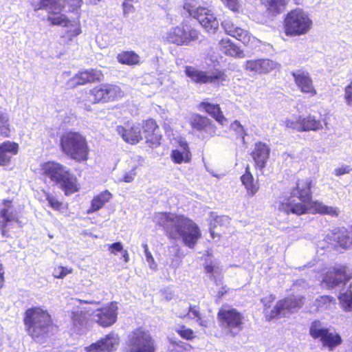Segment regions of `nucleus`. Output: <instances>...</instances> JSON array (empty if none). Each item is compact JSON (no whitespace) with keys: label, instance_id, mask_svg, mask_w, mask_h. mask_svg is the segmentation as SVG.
<instances>
[{"label":"nucleus","instance_id":"1","mask_svg":"<svg viewBox=\"0 0 352 352\" xmlns=\"http://www.w3.org/2000/svg\"><path fill=\"white\" fill-rule=\"evenodd\" d=\"M311 181L309 179L298 180L296 187L291 192V196L284 199L278 204V210L287 214L292 212L297 215L306 213L309 207L314 212L322 214H329L332 217H337L339 214L338 208L328 206L322 202L313 201L311 192Z\"/></svg>","mask_w":352,"mask_h":352},{"label":"nucleus","instance_id":"2","mask_svg":"<svg viewBox=\"0 0 352 352\" xmlns=\"http://www.w3.org/2000/svg\"><path fill=\"white\" fill-rule=\"evenodd\" d=\"M153 220L156 225L163 228L168 238L182 239L183 243L190 248H193L201 236L198 226L183 215L158 212L154 214Z\"/></svg>","mask_w":352,"mask_h":352},{"label":"nucleus","instance_id":"3","mask_svg":"<svg viewBox=\"0 0 352 352\" xmlns=\"http://www.w3.org/2000/svg\"><path fill=\"white\" fill-rule=\"evenodd\" d=\"M24 324L33 340L43 343L52 334L54 326L50 315L38 307L28 309L25 313Z\"/></svg>","mask_w":352,"mask_h":352},{"label":"nucleus","instance_id":"4","mask_svg":"<svg viewBox=\"0 0 352 352\" xmlns=\"http://www.w3.org/2000/svg\"><path fill=\"white\" fill-rule=\"evenodd\" d=\"M42 170L44 175L59 186L65 195L77 191L76 178L68 167L60 163L50 161L43 164Z\"/></svg>","mask_w":352,"mask_h":352},{"label":"nucleus","instance_id":"5","mask_svg":"<svg viewBox=\"0 0 352 352\" xmlns=\"http://www.w3.org/2000/svg\"><path fill=\"white\" fill-rule=\"evenodd\" d=\"M275 299V296L270 294L261 300L264 306L265 316L267 320L285 317L288 314L297 311L303 304L302 297L292 296L278 301L273 309H270L271 304Z\"/></svg>","mask_w":352,"mask_h":352},{"label":"nucleus","instance_id":"6","mask_svg":"<svg viewBox=\"0 0 352 352\" xmlns=\"http://www.w3.org/2000/svg\"><path fill=\"white\" fill-rule=\"evenodd\" d=\"M63 152L70 158L82 162L87 160L89 147L84 135L78 132L69 131L60 138Z\"/></svg>","mask_w":352,"mask_h":352},{"label":"nucleus","instance_id":"7","mask_svg":"<svg viewBox=\"0 0 352 352\" xmlns=\"http://www.w3.org/2000/svg\"><path fill=\"white\" fill-rule=\"evenodd\" d=\"M183 8L190 16L196 19L210 34H214L219 28V21L213 12L203 7L196 0H186Z\"/></svg>","mask_w":352,"mask_h":352},{"label":"nucleus","instance_id":"8","mask_svg":"<svg viewBox=\"0 0 352 352\" xmlns=\"http://www.w3.org/2000/svg\"><path fill=\"white\" fill-rule=\"evenodd\" d=\"M312 21L302 9L297 8L289 12L285 19L286 35L294 36L307 34L311 29Z\"/></svg>","mask_w":352,"mask_h":352},{"label":"nucleus","instance_id":"9","mask_svg":"<svg viewBox=\"0 0 352 352\" xmlns=\"http://www.w3.org/2000/svg\"><path fill=\"white\" fill-rule=\"evenodd\" d=\"M126 352H155V341L151 334L142 329L131 332L126 341Z\"/></svg>","mask_w":352,"mask_h":352},{"label":"nucleus","instance_id":"10","mask_svg":"<svg viewBox=\"0 0 352 352\" xmlns=\"http://www.w3.org/2000/svg\"><path fill=\"white\" fill-rule=\"evenodd\" d=\"M124 94L119 86L111 84H102L86 93L85 100L91 104L108 102L122 98Z\"/></svg>","mask_w":352,"mask_h":352},{"label":"nucleus","instance_id":"11","mask_svg":"<svg viewBox=\"0 0 352 352\" xmlns=\"http://www.w3.org/2000/svg\"><path fill=\"white\" fill-rule=\"evenodd\" d=\"M218 318L220 327L232 336H237L243 328V316L235 309H220Z\"/></svg>","mask_w":352,"mask_h":352},{"label":"nucleus","instance_id":"12","mask_svg":"<svg viewBox=\"0 0 352 352\" xmlns=\"http://www.w3.org/2000/svg\"><path fill=\"white\" fill-rule=\"evenodd\" d=\"M309 333L313 338L319 339L322 346L328 348L329 351H333L342 342L340 334L331 331L319 321L311 323Z\"/></svg>","mask_w":352,"mask_h":352},{"label":"nucleus","instance_id":"13","mask_svg":"<svg viewBox=\"0 0 352 352\" xmlns=\"http://www.w3.org/2000/svg\"><path fill=\"white\" fill-rule=\"evenodd\" d=\"M199 37V32L187 23L170 28L166 34V39L177 45H188Z\"/></svg>","mask_w":352,"mask_h":352},{"label":"nucleus","instance_id":"14","mask_svg":"<svg viewBox=\"0 0 352 352\" xmlns=\"http://www.w3.org/2000/svg\"><path fill=\"white\" fill-rule=\"evenodd\" d=\"M33 6L35 10H47V20L53 25L67 26L69 23L67 16L61 13L63 7L58 0H41L39 3Z\"/></svg>","mask_w":352,"mask_h":352},{"label":"nucleus","instance_id":"15","mask_svg":"<svg viewBox=\"0 0 352 352\" xmlns=\"http://www.w3.org/2000/svg\"><path fill=\"white\" fill-rule=\"evenodd\" d=\"M185 74L192 81L200 84H216L225 80L224 74L221 72H206L200 71L192 66L186 67Z\"/></svg>","mask_w":352,"mask_h":352},{"label":"nucleus","instance_id":"16","mask_svg":"<svg viewBox=\"0 0 352 352\" xmlns=\"http://www.w3.org/2000/svg\"><path fill=\"white\" fill-rule=\"evenodd\" d=\"M347 271L346 267L336 265L327 271L322 282L329 288H333L341 283H345L351 278Z\"/></svg>","mask_w":352,"mask_h":352},{"label":"nucleus","instance_id":"17","mask_svg":"<svg viewBox=\"0 0 352 352\" xmlns=\"http://www.w3.org/2000/svg\"><path fill=\"white\" fill-rule=\"evenodd\" d=\"M117 310L116 305L111 302L108 306L94 311L91 314L92 319L102 327H109L116 321Z\"/></svg>","mask_w":352,"mask_h":352},{"label":"nucleus","instance_id":"18","mask_svg":"<svg viewBox=\"0 0 352 352\" xmlns=\"http://www.w3.org/2000/svg\"><path fill=\"white\" fill-rule=\"evenodd\" d=\"M118 335L111 333L86 348L87 352H114L119 344Z\"/></svg>","mask_w":352,"mask_h":352},{"label":"nucleus","instance_id":"19","mask_svg":"<svg viewBox=\"0 0 352 352\" xmlns=\"http://www.w3.org/2000/svg\"><path fill=\"white\" fill-rule=\"evenodd\" d=\"M117 133L127 143L135 144L142 140V126L140 124L118 125L116 129Z\"/></svg>","mask_w":352,"mask_h":352},{"label":"nucleus","instance_id":"20","mask_svg":"<svg viewBox=\"0 0 352 352\" xmlns=\"http://www.w3.org/2000/svg\"><path fill=\"white\" fill-rule=\"evenodd\" d=\"M16 220V214L11 201L4 200L0 211V229L3 236H7L6 228Z\"/></svg>","mask_w":352,"mask_h":352},{"label":"nucleus","instance_id":"21","mask_svg":"<svg viewBox=\"0 0 352 352\" xmlns=\"http://www.w3.org/2000/svg\"><path fill=\"white\" fill-rule=\"evenodd\" d=\"M292 76L294 78L296 86L302 93L309 94L311 96L316 94L312 80L307 72L303 70H296L292 72Z\"/></svg>","mask_w":352,"mask_h":352},{"label":"nucleus","instance_id":"22","mask_svg":"<svg viewBox=\"0 0 352 352\" xmlns=\"http://www.w3.org/2000/svg\"><path fill=\"white\" fill-rule=\"evenodd\" d=\"M102 76V73L96 69L82 71L69 80L68 82V86L70 87H75L78 85H85L96 80H100Z\"/></svg>","mask_w":352,"mask_h":352},{"label":"nucleus","instance_id":"23","mask_svg":"<svg viewBox=\"0 0 352 352\" xmlns=\"http://www.w3.org/2000/svg\"><path fill=\"white\" fill-rule=\"evenodd\" d=\"M221 25L227 34L234 37L244 44H248L251 40L250 34L245 30L236 26L231 21L224 20Z\"/></svg>","mask_w":352,"mask_h":352},{"label":"nucleus","instance_id":"24","mask_svg":"<svg viewBox=\"0 0 352 352\" xmlns=\"http://www.w3.org/2000/svg\"><path fill=\"white\" fill-rule=\"evenodd\" d=\"M19 151V144L14 142L5 141L0 144V165L10 163L12 157Z\"/></svg>","mask_w":352,"mask_h":352},{"label":"nucleus","instance_id":"25","mask_svg":"<svg viewBox=\"0 0 352 352\" xmlns=\"http://www.w3.org/2000/svg\"><path fill=\"white\" fill-rule=\"evenodd\" d=\"M327 239L336 242L343 248H348L352 245V228L351 230L339 229L338 232L328 234Z\"/></svg>","mask_w":352,"mask_h":352},{"label":"nucleus","instance_id":"26","mask_svg":"<svg viewBox=\"0 0 352 352\" xmlns=\"http://www.w3.org/2000/svg\"><path fill=\"white\" fill-rule=\"evenodd\" d=\"M270 151L269 147L265 144L262 142L256 144L252 155L255 162L256 166L259 169H262L265 167L269 157Z\"/></svg>","mask_w":352,"mask_h":352},{"label":"nucleus","instance_id":"27","mask_svg":"<svg viewBox=\"0 0 352 352\" xmlns=\"http://www.w3.org/2000/svg\"><path fill=\"white\" fill-rule=\"evenodd\" d=\"M220 50L227 56L237 58H243L245 54L234 43L228 38H223L219 42Z\"/></svg>","mask_w":352,"mask_h":352},{"label":"nucleus","instance_id":"28","mask_svg":"<svg viewBox=\"0 0 352 352\" xmlns=\"http://www.w3.org/2000/svg\"><path fill=\"white\" fill-rule=\"evenodd\" d=\"M190 157V153L186 142H181L179 148L173 150L171 154L173 160L177 164H180L183 162H188Z\"/></svg>","mask_w":352,"mask_h":352},{"label":"nucleus","instance_id":"29","mask_svg":"<svg viewBox=\"0 0 352 352\" xmlns=\"http://www.w3.org/2000/svg\"><path fill=\"white\" fill-rule=\"evenodd\" d=\"M200 106L219 124H223L226 121L224 116L218 104H212L208 102H202Z\"/></svg>","mask_w":352,"mask_h":352},{"label":"nucleus","instance_id":"30","mask_svg":"<svg viewBox=\"0 0 352 352\" xmlns=\"http://www.w3.org/2000/svg\"><path fill=\"white\" fill-rule=\"evenodd\" d=\"M243 185L246 188L248 193L250 196H253L258 190V185L254 183V177L250 171V167L248 166L245 168V173L241 177Z\"/></svg>","mask_w":352,"mask_h":352},{"label":"nucleus","instance_id":"31","mask_svg":"<svg viewBox=\"0 0 352 352\" xmlns=\"http://www.w3.org/2000/svg\"><path fill=\"white\" fill-rule=\"evenodd\" d=\"M211 217L213 220L210 223V233L211 237L214 239L216 237L218 239L220 237V234L217 233L215 230L218 226L222 227L226 226L230 223V218L228 216H214V213H211Z\"/></svg>","mask_w":352,"mask_h":352},{"label":"nucleus","instance_id":"32","mask_svg":"<svg viewBox=\"0 0 352 352\" xmlns=\"http://www.w3.org/2000/svg\"><path fill=\"white\" fill-rule=\"evenodd\" d=\"M111 196V194L108 190H104L95 197L91 201V206L88 210V213L97 211L102 208L103 206L110 200Z\"/></svg>","mask_w":352,"mask_h":352},{"label":"nucleus","instance_id":"33","mask_svg":"<svg viewBox=\"0 0 352 352\" xmlns=\"http://www.w3.org/2000/svg\"><path fill=\"white\" fill-rule=\"evenodd\" d=\"M190 125L197 131H207L211 127V121L206 117L195 114L190 118Z\"/></svg>","mask_w":352,"mask_h":352},{"label":"nucleus","instance_id":"34","mask_svg":"<svg viewBox=\"0 0 352 352\" xmlns=\"http://www.w3.org/2000/svg\"><path fill=\"white\" fill-rule=\"evenodd\" d=\"M300 124L302 125L301 131H318L322 128L320 121L311 115L304 118L300 117Z\"/></svg>","mask_w":352,"mask_h":352},{"label":"nucleus","instance_id":"35","mask_svg":"<svg viewBox=\"0 0 352 352\" xmlns=\"http://www.w3.org/2000/svg\"><path fill=\"white\" fill-rule=\"evenodd\" d=\"M145 138L148 139L150 136H154L155 140H158L160 135H158L159 128L155 121L153 119L146 120L143 126Z\"/></svg>","mask_w":352,"mask_h":352},{"label":"nucleus","instance_id":"36","mask_svg":"<svg viewBox=\"0 0 352 352\" xmlns=\"http://www.w3.org/2000/svg\"><path fill=\"white\" fill-rule=\"evenodd\" d=\"M168 259L170 261V265L173 268H177L180 265L182 255L178 246L174 245L168 248Z\"/></svg>","mask_w":352,"mask_h":352},{"label":"nucleus","instance_id":"37","mask_svg":"<svg viewBox=\"0 0 352 352\" xmlns=\"http://www.w3.org/2000/svg\"><path fill=\"white\" fill-rule=\"evenodd\" d=\"M339 302L342 309L345 311H352V292L347 289L339 296Z\"/></svg>","mask_w":352,"mask_h":352},{"label":"nucleus","instance_id":"38","mask_svg":"<svg viewBox=\"0 0 352 352\" xmlns=\"http://www.w3.org/2000/svg\"><path fill=\"white\" fill-rule=\"evenodd\" d=\"M72 319L73 325L77 331H80L86 325V316L82 311L72 312Z\"/></svg>","mask_w":352,"mask_h":352},{"label":"nucleus","instance_id":"39","mask_svg":"<svg viewBox=\"0 0 352 352\" xmlns=\"http://www.w3.org/2000/svg\"><path fill=\"white\" fill-rule=\"evenodd\" d=\"M288 0H265L267 9L274 14L282 12L287 3Z\"/></svg>","mask_w":352,"mask_h":352},{"label":"nucleus","instance_id":"40","mask_svg":"<svg viewBox=\"0 0 352 352\" xmlns=\"http://www.w3.org/2000/svg\"><path fill=\"white\" fill-rule=\"evenodd\" d=\"M139 56L133 52H125L118 56V61L122 64L135 65L139 63Z\"/></svg>","mask_w":352,"mask_h":352},{"label":"nucleus","instance_id":"41","mask_svg":"<svg viewBox=\"0 0 352 352\" xmlns=\"http://www.w3.org/2000/svg\"><path fill=\"white\" fill-rule=\"evenodd\" d=\"M10 132L9 118L6 113L0 112V135L8 137Z\"/></svg>","mask_w":352,"mask_h":352},{"label":"nucleus","instance_id":"42","mask_svg":"<svg viewBox=\"0 0 352 352\" xmlns=\"http://www.w3.org/2000/svg\"><path fill=\"white\" fill-rule=\"evenodd\" d=\"M244 69L250 72L261 74L260 59L247 60L244 64Z\"/></svg>","mask_w":352,"mask_h":352},{"label":"nucleus","instance_id":"43","mask_svg":"<svg viewBox=\"0 0 352 352\" xmlns=\"http://www.w3.org/2000/svg\"><path fill=\"white\" fill-rule=\"evenodd\" d=\"M205 270L206 273L210 274L211 277L214 278L215 274L218 275L221 273V269L219 267V263L217 261H211L206 263L205 266Z\"/></svg>","mask_w":352,"mask_h":352},{"label":"nucleus","instance_id":"44","mask_svg":"<svg viewBox=\"0 0 352 352\" xmlns=\"http://www.w3.org/2000/svg\"><path fill=\"white\" fill-rule=\"evenodd\" d=\"M261 60V74L270 72L276 68L278 64L270 59H260Z\"/></svg>","mask_w":352,"mask_h":352},{"label":"nucleus","instance_id":"45","mask_svg":"<svg viewBox=\"0 0 352 352\" xmlns=\"http://www.w3.org/2000/svg\"><path fill=\"white\" fill-rule=\"evenodd\" d=\"M69 23L66 26L69 28L67 31L68 36L72 37L79 35L81 33V30L78 24L74 21H72L69 19Z\"/></svg>","mask_w":352,"mask_h":352},{"label":"nucleus","instance_id":"46","mask_svg":"<svg viewBox=\"0 0 352 352\" xmlns=\"http://www.w3.org/2000/svg\"><path fill=\"white\" fill-rule=\"evenodd\" d=\"M72 269H68L67 267H65L63 266H58L54 268L52 274L54 278H63L67 274L72 273Z\"/></svg>","mask_w":352,"mask_h":352},{"label":"nucleus","instance_id":"47","mask_svg":"<svg viewBox=\"0 0 352 352\" xmlns=\"http://www.w3.org/2000/svg\"><path fill=\"white\" fill-rule=\"evenodd\" d=\"M177 333L183 338L191 340L194 338V332L192 329L182 326L176 329Z\"/></svg>","mask_w":352,"mask_h":352},{"label":"nucleus","instance_id":"48","mask_svg":"<svg viewBox=\"0 0 352 352\" xmlns=\"http://www.w3.org/2000/svg\"><path fill=\"white\" fill-rule=\"evenodd\" d=\"M135 170L136 166H134L131 170L126 172L124 174L123 177L122 179H120L119 181L124 182L126 183L132 182L134 180L135 177L136 176L137 174Z\"/></svg>","mask_w":352,"mask_h":352},{"label":"nucleus","instance_id":"49","mask_svg":"<svg viewBox=\"0 0 352 352\" xmlns=\"http://www.w3.org/2000/svg\"><path fill=\"white\" fill-rule=\"evenodd\" d=\"M46 199L49 205L54 210H59L62 206V203L59 201L56 197L47 195Z\"/></svg>","mask_w":352,"mask_h":352},{"label":"nucleus","instance_id":"50","mask_svg":"<svg viewBox=\"0 0 352 352\" xmlns=\"http://www.w3.org/2000/svg\"><path fill=\"white\" fill-rule=\"evenodd\" d=\"M285 124L287 128H291L298 131H301L302 125L300 124V117L298 120H285Z\"/></svg>","mask_w":352,"mask_h":352},{"label":"nucleus","instance_id":"51","mask_svg":"<svg viewBox=\"0 0 352 352\" xmlns=\"http://www.w3.org/2000/svg\"><path fill=\"white\" fill-rule=\"evenodd\" d=\"M231 129L236 131L239 135L241 136L242 138H244V135H245L244 129L241 123L235 120L231 124Z\"/></svg>","mask_w":352,"mask_h":352},{"label":"nucleus","instance_id":"52","mask_svg":"<svg viewBox=\"0 0 352 352\" xmlns=\"http://www.w3.org/2000/svg\"><path fill=\"white\" fill-rule=\"evenodd\" d=\"M344 98L346 104L352 106V82L345 88Z\"/></svg>","mask_w":352,"mask_h":352},{"label":"nucleus","instance_id":"53","mask_svg":"<svg viewBox=\"0 0 352 352\" xmlns=\"http://www.w3.org/2000/svg\"><path fill=\"white\" fill-rule=\"evenodd\" d=\"M108 250L111 252V253L117 254L118 252H122L123 245L120 242H116L109 245Z\"/></svg>","mask_w":352,"mask_h":352},{"label":"nucleus","instance_id":"54","mask_svg":"<svg viewBox=\"0 0 352 352\" xmlns=\"http://www.w3.org/2000/svg\"><path fill=\"white\" fill-rule=\"evenodd\" d=\"M351 170L352 168L349 166H342L341 167L337 168L334 170V174L336 176H341L349 173Z\"/></svg>","mask_w":352,"mask_h":352},{"label":"nucleus","instance_id":"55","mask_svg":"<svg viewBox=\"0 0 352 352\" xmlns=\"http://www.w3.org/2000/svg\"><path fill=\"white\" fill-rule=\"evenodd\" d=\"M65 1L71 7L72 11L80 8L82 3V0H65Z\"/></svg>","mask_w":352,"mask_h":352},{"label":"nucleus","instance_id":"56","mask_svg":"<svg viewBox=\"0 0 352 352\" xmlns=\"http://www.w3.org/2000/svg\"><path fill=\"white\" fill-rule=\"evenodd\" d=\"M144 254L146 257V261L148 263L149 267L152 270L156 269L157 264L155 263L151 252H146Z\"/></svg>","mask_w":352,"mask_h":352},{"label":"nucleus","instance_id":"57","mask_svg":"<svg viewBox=\"0 0 352 352\" xmlns=\"http://www.w3.org/2000/svg\"><path fill=\"white\" fill-rule=\"evenodd\" d=\"M228 8L232 10H236L238 8V0H221Z\"/></svg>","mask_w":352,"mask_h":352},{"label":"nucleus","instance_id":"58","mask_svg":"<svg viewBox=\"0 0 352 352\" xmlns=\"http://www.w3.org/2000/svg\"><path fill=\"white\" fill-rule=\"evenodd\" d=\"M124 15L126 16L128 14L133 11V6L129 2L124 1L122 3Z\"/></svg>","mask_w":352,"mask_h":352},{"label":"nucleus","instance_id":"59","mask_svg":"<svg viewBox=\"0 0 352 352\" xmlns=\"http://www.w3.org/2000/svg\"><path fill=\"white\" fill-rule=\"evenodd\" d=\"M188 315L190 318H198L199 320H201V318L199 317V311L197 310L194 307H189V311H188Z\"/></svg>","mask_w":352,"mask_h":352},{"label":"nucleus","instance_id":"60","mask_svg":"<svg viewBox=\"0 0 352 352\" xmlns=\"http://www.w3.org/2000/svg\"><path fill=\"white\" fill-rule=\"evenodd\" d=\"M122 256L124 258V262L127 263L129 260V256L126 250H122Z\"/></svg>","mask_w":352,"mask_h":352},{"label":"nucleus","instance_id":"61","mask_svg":"<svg viewBox=\"0 0 352 352\" xmlns=\"http://www.w3.org/2000/svg\"><path fill=\"white\" fill-rule=\"evenodd\" d=\"M3 280V267L2 264H0V283Z\"/></svg>","mask_w":352,"mask_h":352},{"label":"nucleus","instance_id":"62","mask_svg":"<svg viewBox=\"0 0 352 352\" xmlns=\"http://www.w3.org/2000/svg\"><path fill=\"white\" fill-rule=\"evenodd\" d=\"M142 248H144V254L150 252L148 250V245L146 243H143Z\"/></svg>","mask_w":352,"mask_h":352},{"label":"nucleus","instance_id":"63","mask_svg":"<svg viewBox=\"0 0 352 352\" xmlns=\"http://www.w3.org/2000/svg\"><path fill=\"white\" fill-rule=\"evenodd\" d=\"M89 3L91 4H97L98 2H100L101 0H87Z\"/></svg>","mask_w":352,"mask_h":352},{"label":"nucleus","instance_id":"64","mask_svg":"<svg viewBox=\"0 0 352 352\" xmlns=\"http://www.w3.org/2000/svg\"><path fill=\"white\" fill-rule=\"evenodd\" d=\"M199 324H200L201 325H202V326H206V325L203 323V322H202V321H200Z\"/></svg>","mask_w":352,"mask_h":352}]
</instances>
